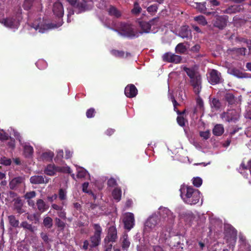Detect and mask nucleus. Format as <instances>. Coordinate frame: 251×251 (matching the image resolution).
<instances>
[{
	"label": "nucleus",
	"instance_id": "nucleus-1",
	"mask_svg": "<svg viewBox=\"0 0 251 251\" xmlns=\"http://www.w3.org/2000/svg\"><path fill=\"white\" fill-rule=\"evenodd\" d=\"M180 196L184 202L192 205L197 203L200 200V192L191 186H183L180 189Z\"/></svg>",
	"mask_w": 251,
	"mask_h": 251
},
{
	"label": "nucleus",
	"instance_id": "nucleus-2",
	"mask_svg": "<svg viewBox=\"0 0 251 251\" xmlns=\"http://www.w3.org/2000/svg\"><path fill=\"white\" fill-rule=\"evenodd\" d=\"M224 239L231 249L234 246L236 241L237 230L230 225H224Z\"/></svg>",
	"mask_w": 251,
	"mask_h": 251
},
{
	"label": "nucleus",
	"instance_id": "nucleus-3",
	"mask_svg": "<svg viewBox=\"0 0 251 251\" xmlns=\"http://www.w3.org/2000/svg\"><path fill=\"white\" fill-rule=\"evenodd\" d=\"M196 8L201 13L206 15H211L212 23L215 27L220 28V16L217 11L207 12L206 7V2H197Z\"/></svg>",
	"mask_w": 251,
	"mask_h": 251
},
{
	"label": "nucleus",
	"instance_id": "nucleus-4",
	"mask_svg": "<svg viewBox=\"0 0 251 251\" xmlns=\"http://www.w3.org/2000/svg\"><path fill=\"white\" fill-rule=\"evenodd\" d=\"M101 237L93 235L90 237V241H83L82 249L84 251H96V249L100 244Z\"/></svg>",
	"mask_w": 251,
	"mask_h": 251
},
{
	"label": "nucleus",
	"instance_id": "nucleus-5",
	"mask_svg": "<svg viewBox=\"0 0 251 251\" xmlns=\"http://www.w3.org/2000/svg\"><path fill=\"white\" fill-rule=\"evenodd\" d=\"M94 3H90L82 0H77L74 8L76 10L77 14L84 13L93 9Z\"/></svg>",
	"mask_w": 251,
	"mask_h": 251
},
{
	"label": "nucleus",
	"instance_id": "nucleus-6",
	"mask_svg": "<svg viewBox=\"0 0 251 251\" xmlns=\"http://www.w3.org/2000/svg\"><path fill=\"white\" fill-rule=\"evenodd\" d=\"M120 34L129 38L137 37L139 33L134 31L132 26L128 24H125L120 31Z\"/></svg>",
	"mask_w": 251,
	"mask_h": 251
},
{
	"label": "nucleus",
	"instance_id": "nucleus-7",
	"mask_svg": "<svg viewBox=\"0 0 251 251\" xmlns=\"http://www.w3.org/2000/svg\"><path fill=\"white\" fill-rule=\"evenodd\" d=\"M123 222L124 224L125 228L127 230H130L135 225L134 214L130 212L126 213L124 216Z\"/></svg>",
	"mask_w": 251,
	"mask_h": 251
},
{
	"label": "nucleus",
	"instance_id": "nucleus-8",
	"mask_svg": "<svg viewBox=\"0 0 251 251\" xmlns=\"http://www.w3.org/2000/svg\"><path fill=\"white\" fill-rule=\"evenodd\" d=\"M158 18H154L148 22L145 21L139 22V25L142 30V31L139 32V33H149L151 30V26L154 25L155 22H158Z\"/></svg>",
	"mask_w": 251,
	"mask_h": 251
},
{
	"label": "nucleus",
	"instance_id": "nucleus-9",
	"mask_svg": "<svg viewBox=\"0 0 251 251\" xmlns=\"http://www.w3.org/2000/svg\"><path fill=\"white\" fill-rule=\"evenodd\" d=\"M41 21V19L39 18L32 23V27L36 30H38L39 32L43 33L47 30L52 28V26L51 24H43L40 23Z\"/></svg>",
	"mask_w": 251,
	"mask_h": 251
},
{
	"label": "nucleus",
	"instance_id": "nucleus-10",
	"mask_svg": "<svg viewBox=\"0 0 251 251\" xmlns=\"http://www.w3.org/2000/svg\"><path fill=\"white\" fill-rule=\"evenodd\" d=\"M158 218L157 216L150 217L145 224L144 232H150L152 230L158 223Z\"/></svg>",
	"mask_w": 251,
	"mask_h": 251
},
{
	"label": "nucleus",
	"instance_id": "nucleus-11",
	"mask_svg": "<svg viewBox=\"0 0 251 251\" xmlns=\"http://www.w3.org/2000/svg\"><path fill=\"white\" fill-rule=\"evenodd\" d=\"M162 58L163 60L165 62L176 64L180 63L182 60L181 56L170 52L164 53L162 56Z\"/></svg>",
	"mask_w": 251,
	"mask_h": 251
},
{
	"label": "nucleus",
	"instance_id": "nucleus-12",
	"mask_svg": "<svg viewBox=\"0 0 251 251\" xmlns=\"http://www.w3.org/2000/svg\"><path fill=\"white\" fill-rule=\"evenodd\" d=\"M117 231L114 226H111L108 230V233L104 239V242L108 244L110 242H115L117 239Z\"/></svg>",
	"mask_w": 251,
	"mask_h": 251
},
{
	"label": "nucleus",
	"instance_id": "nucleus-13",
	"mask_svg": "<svg viewBox=\"0 0 251 251\" xmlns=\"http://www.w3.org/2000/svg\"><path fill=\"white\" fill-rule=\"evenodd\" d=\"M159 213L161 217L164 219L167 218L170 222L173 221L175 218V216L174 215L173 213L168 208L166 207H160Z\"/></svg>",
	"mask_w": 251,
	"mask_h": 251
},
{
	"label": "nucleus",
	"instance_id": "nucleus-14",
	"mask_svg": "<svg viewBox=\"0 0 251 251\" xmlns=\"http://www.w3.org/2000/svg\"><path fill=\"white\" fill-rule=\"evenodd\" d=\"M52 11L54 15L58 18H62L64 15V8L62 4L59 1L55 2L53 5Z\"/></svg>",
	"mask_w": 251,
	"mask_h": 251
},
{
	"label": "nucleus",
	"instance_id": "nucleus-15",
	"mask_svg": "<svg viewBox=\"0 0 251 251\" xmlns=\"http://www.w3.org/2000/svg\"><path fill=\"white\" fill-rule=\"evenodd\" d=\"M13 204V209L16 211L18 214H22L25 212V210L23 208L24 203L20 197L14 199Z\"/></svg>",
	"mask_w": 251,
	"mask_h": 251
},
{
	"label": "nucleus",
	"instance_id": "nucleus-16",
	"mask_svg": "<svg viewBox=\"0 0 251 251\" xmlns=\"http://www.w3.org/2000/svg\"><path fill=\"white\" fill-rule=\"evenodd\" d=\"M138 93V90L134 85L130 84L127 85L125 89V95L129 98L135 97Z\"/></svg>",
	"mask_w": 251,
	"mask_h": 251
},
{
	"label": "nucleus",
	"instance_id": "nucleus-17",
	"mask_svg": "<svg viewBox=\"0 0 251 251\" xmlns=\"http://www.w3.org/2000/svg\"><path fill=\"white\" fill-rule=\"evenodd\" d=\"M49 179V178H47L45 176H33L30 177V182L33 184H41L48 183Z\"/></svg>",
	"mask_w": 251,
	"mask_h": 251
},
{
	"label": "nucleus",
	"instance_id": "nucleus-18",
	"mask_svg": "<svg viewBox=\"0 0 251 251\" xmlns=\"http://www.w3.org/2000/svg\"><path fill=\"white\" fill-rule=\"evenodd\" d=\"M25 178L24 176H18L13 178L9 182V185L10 189L14 190L20 184L24 183Z\"/></svg>",
	"mask_w": 251,
	"mask_h": 251
},
{
	"label": "nucleus",
	"instance_id": "nucleus-19",
	"mask_svg": "<svg viewBox=\"0 0 251 251\" xmlns=\"http://www.w3.org/2000/svg\"><path fill=\"white\" fill-rule=\"evenodd\" d=\"M3 23L4 25L10 27H15L19 24L18 21L15 16L9 17L3 20Z\"/></svg>",
	"mask_w": 251,
	"mask_h": 251
},
{
	"label": "nucleus",
	"instance_id": "nucleus-20",
	"mask_svg": "<svg viewBox=\"0 0 251 251\" xmlns=\"http://www.w3.org/2000/svg\"><path fill=\"white\" fill-rule=\"evenodd\" d=\"M61 169L59 167H56L54 164H49L45 168L44 173L45 174L52 176H54L57 172H61Z\"/></svg>",
	"mask_w": 251,
	"mask_h": 251
},
{
	"label": "nucleus",
	"instance_id": "nucleus-21",
	"mask_svg": "<svg viewBox=\"0 0 251 251\" xmlns=\"http://www.w3.org/2000/svg\"><path fill=\"white\" fill-rule=\"evenodd\" d=\"M208 78L209 82L213 85L218 83L220 81V77L218 75V71L215 70L210 71Z\"/></svg>",
	"mask_w": 251,
	"mask_h": 251
},
{
	"label": "nucleus",
	"instance_id": "nucleus-22",
	"mask_svg": "<svg viewBox=\"0 0 251 251\" xmlns=\"http://www.w3.org/2000/svg\"><path fill=\"white\" fill-rule=\"evenodd\" d=\"M109 16L119 18L121 16V12L115 6L110 5L109 7L106 9Z\"/></svg>",
	"mask_w": 251,
	"mask_h": 251
},
{
	"label": "nucleus",
	"instance_id": "nucleus-23",
	"mask_svg": "<svg viewBox=\"0 0 251 251\" xmlns=\"http://www.w3.org/2000/svg\"><path fill=\"white\" fill-rule=\"evenodd\" d=\"M191 35V31L187 25L182 26L178 33V36L182 38H187Z\"/></svg>",
	"mask_w": 251,
	"mask_h": 251
},
{
	"label": "nucleus",
	"instance_id": "nucleus-24",
	"mask_svg": "<svg viewBox=\"0 0 251 251\" xmlns=\"http://www.w3.org/2000/svg\"><path fill=\"white\" fill-rule=\"evenodd\" d=\"M36 206L38 210L41 212L43 213L46 211L49 206L46 204L45 201L42 199H38L36 201Z\"/></svg>",
	"mask_w": 251,
	"mask_h": 251
},
{
	"label": "nucleus",
	"instance_id": "nucleus-25",
	"mask_svg": "<svg viewBox=\"0 0 251 251\" xmlns=\"http://www.w3.org/2000/svg\"><path fill=\"white\" fill-rule=\"evenodd\" d=\"M142 8L139 2L136 1L133 3V7L131 10V13L135 16H138L142 11Z\"/></svg>",
	"mask_w": 251,
	"mask_h": 251
},
{
	"label": "nucleus",
	"instance_id": "nucleus-26",
	"mask_svg": "<svg viewBox=\"0 0 251 251\" xmlns=\"http://www.w3.org/2000/svg\"><path fill=\"white\" fill-rule=\"evenodd\" d=\"M24 153L25 157H30L33 153V148L30 145H26L24 147Z\"/></svg>",
	"mask_w": 251,
	"mask_h": 251
},
{
	"label": "nucleus",
	"instance_id": "nucleus-27",
	"mask_svg": "<svg viewBox=\"0 0 251 251\" xmlns=\"http://www.w3.org/2000/svg\"><path fill=\"white\" fill-rule=\"evenodd\" d=\"M112 195L114 200L119 201L121 199L122 190L120 188H115L112 192Z\"/></svg>",
	"mask_w": 251,
	"mask_h": 251
},
{
	"label": "nucleus",
	"instance_id": "nucleus-28",
	"mask_svg": "<svg viewBox=\"0 0 251 251\" xmlns=\"http://www.w3.org/2000/svg\"><path fill=\"white\" fill-rule=\"evenodd\" d=\"M64 221L57 217L54 219L55 225L60 230H63L66 227V223Z\"/></svg>",
	"mask_w": 251,
	"mask_h": 251
},
{
	"label": "nucleus",
	"instance_id": "nucleus-29",
	"mask_svg": "<svg viewBox=\"0 0 251 251\" xmlns=\"http://www.w3.org/2000/svg\"><path fill=\"white\" fill-rule=\"evenodd\" d=\"M8 219L10 225L13 227L16 228L19 227V221L16 219L15 216L10 215L8 217Z\"/></svg>",
	"mask_w": 251,
	"mask_h": 251
},
{
	"label": "nucleus",
	"instance_id": "nucleus-30",
	"mask_svg": "<svg viewBox=\"0 0 251 251\" xmlns=\"http://www.w3.org/2000/svg\"><path fill=\"white\" fill-rule=\"evenodd\" d=\"M184 220L186 222L192 223L196 218L192 212H186L184 214Z\"/></svg>",
	"mask_w": 251,
	"mask_h": 251
},
{
	"label": "nucleus",
	"instance_id": "nucleus-31",
	"mask_svg": "<svg viewBox=\"0 0 251 251\" xmlns=\"http://www.w3.org/2000/svg\"><path fill=\"white\" fill-rule=\"evenodd\" d=\"M27 219L32 222L33 224H37L39 223L40 215L37 213H34L33 214L28 215L27 216Z\"/></svg>",
	"mask_w": 251,
	"mask_h": 251
},
{
	"label": "nucleus",
	"instance_id": "nucleus-32",
	"mask_svg": "<svg viewBox=\"0 0 251 251\" xmlns=\"http://www.w3.org/2000/svg\"><path fill=\"white\" fill-rule=\"evenodd\" d=\"M93 227L94 229L93 235L101 237L102 229L99 224H94Z\"/></svg>",
	"mask_w": 251,
	"mask_h": 251
},
{
	"label": "nucleus",
	"instance_id": "nucleus-33",
	"mask_svg": "<svg viewBox=\"0 0 251 251\" xmlns=\"http://www.w3.org/2000/svg\"><path fill=\"white\" fill-rule=\"evenodd\" d=\"M241 9V7L240 5H234L232 6H231L227 9L226 10V11L225 12L227 13H236L237 12H239Z\"/></svg>",
	"mask_w": 251,
	"mask_h": 251
},
{
	"label": "nucleus",
	"instance_id": "nucleus-34",
	"mask_svg": "<svg viewBox=\"0 0 251 251\" xmlns=\"http://www.w3.org/2000/svg\"><path fill=\"white\" fill-rule=\"evenodd\" d=\"M58 198L61 201H63L67 199V192L65 189L63 188L59 189L58 191ZM62 204L64 205L65 202L62 201Z\"/></svg>",
	"mask_w": 251,
	"mask_h": 251
},
{
	"label": "nucleus",
	"instance_id": "nucleus-35",
	"mask_svg": "<svg viewBox=\"0 0 251 251\" xmlns=\"http://www.w3.org/2000/svg\"><path fill=\"white\" fill-rule=\"evenodd\" d=\"M108 0H99L97 6L98 8L102 10H106L108 8Z\"/></svg>",
	"mask_w": 251,
	"mask_h": 251
},
{
	"label": "nucleus",
	"instance_id": "nucleus-36",
	"mask_svg": "<svg viewBox=\"0 0 251 251\" xmlns=\"http://www.w3.org/2000/svg\"><path fill=\"white\" fill-rule=\"evenodd\" d=\"M44 226L47 228H51L53 225V220L50 217H45L43 222Z\"/></svg>",
	"mask_w": 251,
	"mask_h": 251
},
{
	"label": "nucleus",
	"instance_id": "nucleus-37",
	"mask_svg": "<svg viewBox=\"0 0 251 251\" xmlns=\"http://www.w3.org/2000/svg\"><path fill=\"white\" fill-rule=\"evenodd\" d=\"M186 50V46L182 43L178 44L175 48L176 52L177 53H184Z\"/></svg>",
	"mask_w": 251,
	"mask_h": 251
},
{
	"label": "nucleus",
	"instance_id": "nucleus-38",
	"mask_svg": "<svg viewBox=\"0 0 251 251\" xmlns=\"http://www.w3.org/2000/svg\"><path fill=\"white\" fill-rule=\"evenodd\" d=\"M20 227L27 229L30 232H33L34 230V226L31 224H28L26 221L22 222L20 224Z\"/></svg>",
	"mask_w": 251,
	"mask_h": 251
},
{
	"label": "nucleus",
	"instance_id": "nucleus-39",
	"mask_svg": "<svg viewBox=\"0 0 251 251\" xmlns=\"http://www.w3.org/2000/svg\"><path fill=\"white\" fill-rule=\"evenodd\" d=\"M194 20L203 26L206 25L207 24V22L205 17L202 15H199L195 17Z\"/></svg>",
	"mask_w": 251,
	"mask_h": 251
},
{
	"label": "nucleus",
	"instance_id": "nucleus-40",
	"mask_svg": "<svg viewBox=\"0 0 251 251\" xmlns=\"http://www.w3.org/2000/svg\"><path fill=\"white\" fill-rule=\"evenodd\" d=\"M158 5L157 4H153L147 8V10L149 13L153 15L157 11Z\"/></svg>",
	"mask_w": 251,
	"mask_h": 251
},
{
	"label": "nucleus",
	"instance_id": "nucleus-41",
	"mask_svg": "<svg viewBox=\"0 0 251 251\" xmlns=\"http://www.w3.org/2000/svg\"><path fill=\"white\" fill-rule=\"evenodd\" d=\"M111 53L115 57L119 58H124L125 54V52L124 51L117 50H112L111 51Z\"/></svg>",
	"mask_w": 251,
	"mask_h": 251
},
{
	"label": "nucleus",
	"instance_id": "nucleus-42",
	"mask_svg": "<svg viewBox=\"0 0 251 251\" xmlns=\"http://www.w3.org/2000/svg\"><path fill=\"white\" fill-rule=\"evenodd\" d=\"M190 83L192 86L201 85V79L200 76H196L190 80Z\"/></svg>",
	"mask_w": 251,
	"mask_h": 251
},
{
	"label": "nucleus",
	"instance_id": "nucleus-43",
	"mask_svg": "<svg viewBox=\"0 0 251 251\" xmlns=\"http://www.w3.org/2000/svg\"><path fill=\"white\" fill-rule=\"evenodd\" d=\"M34 1V0H25L23 5L24 9L26 10H29L31 8Z\"/></svg>",
	"mask_w": 251,
	"mask_h": 251
},
{
	"label": "nucleus",
	"instance_id": "nucleus-44",
	"mask_svg": "<svg viewBox=\"0 0 251 251\" xmlns=\"http://www.w3.org/2000/svg\"><path fill=\"white\" fill-rule=\"evenodd\" d=\"M130 244V243L128 239L127 235H125L122 242V249L126 250L129 248Z\"/></svg>",
	"mask_w": 251,
	"mask_h": 251
},
{
	"label": "nucleus",
	"instance_id": "nucleus-45",
	"mask_svg": "<svg viewBox=\"0 0 251 251\" xmlns=\"http://www.w3.org/2000/svg\"><path fill=\"white\" fill-rule=\"evenodd\" d=\"M229 73L238 78H242L244 76L242 73H241L239 70L235 69H232L229 70Z\"/></svg>",
	"mask_w": 251,
	"mask_h": 251
},
{
	"label": "nucleus",
	"instance_id": "nucleus-46",
	"mask_svg": "<svg viewBox=\"0 0 251 251\" xmlns=\"http://www.w3.org/2000/svg\"><path fill=\"white\" fill-rule=\"evenodd\" d=\"M54 156V153L52 151L45 152L42 153V157L45 160H51Z\"/></svg>",
	"mask_w": 251,
	"mask_h": 251
},
{
	"label": "nucleus",
	"instance_id": "nucleus-47",
	"mask_svg": "<svg viewBox=\"0 0 251 251\" xmlns=\"http://www.w3.org/2000/svg\"><path fill=\"white\" fill-rule=\"evenodd\" d=\"M211 107L218 110L220 108V100L218 99L213 98L211 103Z\"/></svg>",
	"mask_w": 251,
	"mask_h": 251
},
{
	"label": "nucleus",
	"instance_id": "nucleus-48",
	"mask_svg": "<svg viewBox=\"0 0 251 251\" xmlns=\"http://www.w3.org/2000/svg\"><path fill=\"white\" fill-rule=\"evenodd\" d=\"M225 99L229 104H232L235 101V98L231 93H226L225 95Z\"/></svg>",
	"mask_w": 251,
	"mask_h": 251
},
{
	"label": "nucleus",
	"instance_id": "nucleus-49",
	"mask_svg": "<svg viewBox=\"0 0 251 251\" xmlns=\"http://www.w3.org/2000/svg\"><path fill=\"white\" fill-rule=\"evenodd\" d=\"M184 71L186 72L187 75L190 78V79L196 76L195 72L193 69L185 67L184 68Z\"/></svg>",
	"mask_w": 251,
	"mask_h": 251
},
{
	"label": "nucleus",
	"instance_id": "nucleus-50",
	"mask_svg": "<svg viewBox=\"0 0 251 251\" xmlns=\"http://www.w3.org/2000/svg\"><path fill=\"white\" fill-rule=\"evenodd\" d=\"M177 124L180 126L184 127L185 126V122H187V120L182 116H178L176 118Z\"/></svg>",
	"mask_w": 251,
	"mask_h": 251
},
{
	"label": "nucleus",
	"instance_id": "nucleus-51",
	"mask_svg": "<svg viewBox=\"0 0 251 251\" xmlns=\"http://www.w3.org/2000/svg\"><path fill=\"white\" fill-rule=\"evenodd\" d=\"M202 183V179L200 177H194L193 179V184L196 187H199Z\"/></svg>",
	"mask_w": 251,
	"mask_h": 251
},
{
	"label": "nucleus",
	"instance_id": "nucleus-52",
	"mask_svg": "<svg viewBox=\"0 0 251 251\" xmlns=\"http://www.w3.org/2000/svg\"><path fill=\"white\" fill-rule=\"evenodd\" d=\"M95 109L94 108H90L87 110L86 115L88 118H92L95 116Z\"/></svg>",
	"mask_w": 251,
	"mask_h": 251
},
{
	"label": "nucleus",
	"instance_id": "nucleus-53",
	"mask_svg": "<svg viewBox=\"0 0 251 251\" xmlns=\"http://www.w3.org/2000/svg\"><path fill=\"white\" fill-rule=\"evenodd\" d=\"M57 214L60 219L66 220L67 219L66 212L64 208L57 212Z\"/></svg>",
	"mask_w": 251,
	"mask_h": 251
},
{
	"label": "nucleus",
	"instance_id": "nucleus-54",
	"mask_svg": "<svg viewBox=\"0 0 251 251\" xmlns=\"http://www.w3.org/2000/svg\"><path fill=\"white\" fill-rule=\"evenodd\" d=\"M210 133L209 130L200 132V136L204 140L208 139L210 137Z\"/></svg>",
	"mask_w": 251,
	"mask_h": 251
},
{
	"label": "nucleus",
	"instance_id": "nucleus-55",
	"mask_svg": "<svg viewBox=\"0 0 251 251\" xmlns=\"http://www.w3.org/2000/svg\"><path fill=\"white\" fill-rule=\"evenodd\" d=\"M36 196V193L35 191H32L27 192L25 195V198L27 200H30L34 198Z\"/></svg>",
	"mask_w": 251,
	"mask_h": 251
},
{
	"label": "nucleus",
	"instance_id": "nucleus-56",
	"mask_svg": "<svg viewBox=\"0 0 251 251\" xmlns=\"http://www.w3.org/2000/svg\"><path fill=\"white\" fill-rule=\"evenodd\" d=\"M0 161L1 164L5 166H9L11 163V159L5 157L1 158Z\"/></svg>",
	"mask_w": 251,
	"mask_h": 251
},
{
	"label": "nucleus",
	"instance_id": "nucleus-57",
	"mask_svg": "<svg viewBox=\"0 0 251 251\" xmlns=\"http://www.w3.org/2000/svg\"><path fill=\"white\" fill-rule=\"evenodd\" d=\"M213 134L219 136H220V124H216L212 130Z\"/></svg>",
	"mask_w": 251,
	"mask_h": 251
},
{
	"label": "nucleus",
	"instance_id": "nucleus-58",
	"mask_svg": "<svg viewBox=\"0 0 251 251\" xmlns=\"http://www.w3.org/2000/svg\"><path fill=\"white\" fill-rule=\"evenodd\" d=\"M107 184L110 187H113L117 185V181L115 179L113 178H111L108 179L107 181Z\"/></svg>",
	"mask_w": 251,
	"mask_h": 251
},
{
	"label": "nucleus",
	"instance_id": "nucleus-59",
	"mask_svg": "<svg viewBox=\"0 0 251 251\" xmlns=\"http://www.w3.org/2000/svg\"><path fill=\"white\" fill-rule=\"evenodd\" d=\"M193 90H194V93L196 95H198L201 91V85H196V86H193Z\"/></svg>",
	"mask_w": 251,
	"mask_h": 251
},
{
	"label": "nucleus",
	"instance_id": "nucleus-60",
	"mask_svg": "<svg viewBox=\"0 0 251 251\" xmlns=\"http://www.w3.org/2000/svg\"><path fill=\"white\" fill-rule=\"evenodd\" d=\"M89 185V183L87 182H85L82 184V191L83 192L89 194L90 193V191L87 190V188Z\"/></svg>",
	"mask_w": 251,
	"mask_h": 251
},
{
	"label": "nucleus",
	"instance_id": "nucleus-61",
	"mask_svg": "<svg viewBox=\"0 0 251 251\" xmlns=\"http://www.w3.org/2000/svg\"><path fill=\"white\" fill-rule=\"evenodd\" d=\"M200 48H201L200 45L199 44H196L191 47V51L194 52H198L199 51Z\"/></svg>",
	"mask_w": 251,
	"mask_h": 251
},
{
	"label": "nucleus",
	"instance_id": "nucleus-62",
	"mask_svg": "<svg viewBox=\"0 0 251 251\" xmlns=\"http://www.w3.org/2000/svg\"><path fill=\"white\" fill-rule=\"evenodd\" d=\"M51 208L57 211H60L63 208V207L57 204L53 203L51 205Z\"/></svg>",
	"mask_w": 251,
	"mask_h": 251
},
{
	"label": "nucleus",
	"instance_id": "nucleus-63",
	"mask_svg": "<svg viewBox=\"0 0 251 251\" xmlns=\"http://www.w3.org/2000/svg\"><path fill=\"white\" fill-rule=\"evenodd\" d=\"M63 154H64V152H63V150H59L57 152V155H56V158H57V159H62L63 157Z\"/></svg>",
	"mask_w": 251,
	"mask_h": 251
},
{
	"label": "nucleus",
	"instance_id": "nucleus-64",
	"mask_svg": "<svg viewBox=\"0 0 251 251\" xmlns=\"http://www.w3.org/2000/svg\"><path fill=\"white\" fill-rule=\"evenodd\" d=\"M57 198V195L56 194H53L51 196L47 197V200L49 201L50 202H52L54 200H55Z\"/></svg>",
	"mask_w": 251,
	"mask_h": 251
}]
</instances>
